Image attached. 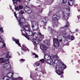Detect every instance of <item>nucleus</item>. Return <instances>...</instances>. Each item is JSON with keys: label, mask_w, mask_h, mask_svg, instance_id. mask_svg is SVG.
<instances>
[{"label": "nucleus", "mask_w": 80, "mask_h": 80, "mask_svg": "<svg viewBox=\"0 0 80 80\" xmlns=\"http://www.w3.org/2000/svg\"><path fill=\"white\" fill-rule=\"evenodd\" d=\"M69 25H70L68 21H67L66 25L63 28L61 27L60 28L61 29L62 28V29L58 32V34L59 36H62L64 38H67L68 39H71V40H73L75 38L74 36H70V34L69 33H66V29L69 27Z\"/></svg>", "instance_id": "f257e3e1"}, {"label": "nucleus", "mask_w": 80, "mask_h": 80, "mask_svg": "<svg viewBox=\"0 0 80 80\" xmlns=\"http://www.w3.org/2000/svg\"><path fill=\"white\" fill-rule=\"evenodd\" d=\"M67 67L66 65L63 62L62 63V66L60 67L58 64H56L54 67V68L55 70V72L59 75H61V78H62L63 76V70L66 68Z\"/></svg>", "instance_id": "f03ea898"}, {"label": "nucleus", "mask_w": 80, "mask_h": 80, "mask_svg": "<svg viewBox=\"0 0 80 80\" xmlns=\"http://www.w3.org/2000/svg\"><path fill=\"white\" fill-rule=\"evenodd\" d=\"M47 58H45V56L44 57L43 59H42L39 60V62H41L42 63H43L45 61L48 64L52 65L53 64V60L51 58V56L49 55L47 56Z\"/></svg>", "instance_id": "7ed1b4c3"}, {"label": "nucleus", "mask_w": 80, "mask_h": 80, "mask_svg": "<svg viewBox=\"0 0 80 80\" xmlns=\"http://www.w3.org/2000/svg\"><path fill=\"white\" fill-rule=\"evenodd\" d=\"M1 57L2 58H0V63H3L9 61V59H7V58L8 57V53H3L1 55Z\"/></svg>", "instance_id": "20e7f679"}, {"label": "nucleus", "mask_w": 80, "mask_h": 80, "mask_svg": "<svg viewBox=\"0 0 80 80\" xmlns=\"http://www.w3.org/2000/svg\"><path fill=\"white\" fill-rule=\"evenodd\" d=\"M52 21L54 22L53 23V27H57L58 26V16L57 15L54 14L53 15L52 17Z\"/></svg>", "instance_id": "39448f33"}, {"label": "nucleus", "mask_w": 80, "mask_h": 80, "mask_svg": "<svg viewBox=\"0 0 80 80\" xmlns=\"http://www.w3.org/2000/svg\"><path fill=\"white\" fill-rule=\"evenodd\" d=\"M31 27L33 30H37L38 29V22L35 21H31Z\"/></svg>", "instance_id": "423d86ee"}, {"label": "nucleus", "mask_w": 80, "mask_h": 80, "mask_svg": "<svg viewBox=\"0 0 80 80\" xmlns=\"http://www.w3.org/2000/svg\"><path fill=\"white\" fill-rule=\"evenodd\" d=\"M18 21L20 27H21L22 25V27H23V25L25 22V19L24 17H21V18H18Z\"/></svg>", "instance_id": "0eeeda50"}, {"label": "nucleus", "mask_w": 80, "mask_h": 80, "mask_svg": "<svg viewBox=\"0 0 80 80\" xmlns=\"http://www.w3.org/2000/svg\"><path fill=\"white\" fill-rule=\"evenodd\" d=\"M23 26L22 27V25L20 27L22 28L23 29L24 31L25 32V34L26 35H28V33L27 32V31H29L30 29V26L28 25L24 26L23 24Z\"/></svg>", "instance_id": "6e6552de"}, {"label": "nucleus", "mask_w": 80, "mask_h": 80, "mask_svg": "<svg viewBox=\"0 0 80 80\" xmlns=\"http://www.w3.org/2000/svg\"><path fill=\"white\" fill-rule=\"evenodd\" d=\"M53 45L54 47L58 48L60 45V43L58 41V40L57 38H54L53 40Z\"/></svg>", "instance_id": "1a4fd4ad"}, {"label": "nucleus", "mask_w": 80, "mask_h": 80, "mask_svg": "<svg viewBox=\"0 0 80 80\" xmlns=\"http://www.w3.org/2000/svg\"><path fill=\"white\" fill-rule=\"evenodd\" d=\"M31 41L33 43L35 47L37 46V45L39 43V40L37 39L34 38L32 39Z\"/></svg>", "instance_id": "9d476101"}, {"label": "nucleus", "mask_w": 80, "mask_h": 80, "mask_svg": "<svg viewBox=\"0 0 80 80\" xmlns=\"http://www.w3.org/2000/svg\"><path fill=\"white\" fill-rule=\"evenodd\" d=\"M8 63H6L3 64L4 68H6L7 70H9L11 68V64L9 63L10 62L8 61Z\"/></svg>", "instance_id": "9b49d317"}, {"label": "nucleus", "mask_w": 80, "mask_h": 80, "mask_svg": "<svg viewBox=\"0 0 80 80\" xmlns=\"http://www.w3.org/2000/svg\"><path fill=\"white\" fill-rule=\"evenodd\" d=\"M48 30L50 33H51V34H52V35H55V33L56 31L50 28V27H48Z\"/></svg>", "instance_id": "f8f14e48"}, {"label": "nucleus", "mask_w": 80, "mask_h": 80, "mask_svg": "<svg viewBox=\"0 0 80 80\" xmlns=\"http://www.w3.org/2000/svg\"><path fill=\"white\" fill-rule=\"evenodd\" d=\"M12 40L14 42H15V43L17 44V45H18L19 47H22L20 43V42L19 41V40L17 39H15L14 38H12Z\"/></svg>", "instance_id": "ddd939ff"}, {"label": "nucleus", "mask_w": 80, "mask_h": 80, "mask_svg": "<svg viewBox=\"0 0 80 80\" xmlns=\"http://www.w3.org/2000/svg\"><path fill=\"white\" fill-rule=\"evenodd\" d=\"M23 6L21 5H19L16 7V6H15V9L16 11H19L20 10H22Z\"/></svg>", "instance_id": "4468645a"}, {"label": "nucleus", "mask_w": 80, "mask_h": 80, "mask_svg": "<svg viewBox=\"0 0 80 80\" xmlns=\"http://www.w3.org/2000/svg\"><path fill=\"white\" fill-rule=\"evenodd\" d=\"M27 33H28L27 35L28 36H32V37H34L35 36V32H33V31H31L30 30H29V31H27Z\"/></svg>", "instance_id": "2eb2a0df"}, {"label": "nucleus", "mask_w": 80, "mask_h": 80, "mask_svg": "<svg viewBox=\"0 0 80 80\" xmlns=\"http://www.w3.org/2000/svg\"><path fill=\"white\" fill-rule=\"evenodd\" d=\"M12 1L15 7L18 5V2H19V3H21L22 2L21 0H12Z\"/></svg>", "instance_id": "dca6fc26"}, {"label": "nucleus", "mask_w": 80, "mask_h": 80, "mask_svg": "<svg viewBox=\"0 0 80 80\" xmlns=\"http://www.w3.org/2000/svg\"><path fill=\"white\" fill-rule=\"evenodd\" d=\"M40 48L41 50H46L47 48L45 45L43 44H41L40 45Z\"/></svg>", "instance_id": "f3484780"}, {"label": "nucleus", "mask_w": 80, "mask_h": 80, "mask_svg": "<svg viewBox=\"0 0 80 80\" xmlns=\"http://www.w3.org/2000/svg\"><path fill=\"white\" fill-rule=\"evenodd\" d=\"M47 18H44L43 20L41 21V22H43L44 25H46V24L47 23Z\"/></svg>", "instance_id": "a211bd4d"}, {"label": "nucleus", "mask_w": 80, "mask_h": 80, "mask_svg": "<svg viewBox=\"0 0 80 80\" xmlns=\"http://www.w3.org/2000/svg\"><path fill=\"white\" fill-rule=\"evenodd\" d=\"M63 14L64 16L65 17L67 18V20L68 19V17L70 15V13H66L65 12H63Z\"/></svg>", "instance_id": "6ab92c4d"}, {"label": "nucleus", "mask_w": 80, "mask_h": 80, "mask_svg": "<svg viewBox=\"0 0 80 80\" xmlns=\"http://www.w3.org/2000/svg\"><path fill=\"white\" fill-rule=\"evenodd\" d=\"M68 4V5H69L70 6H73V4H75V1H70V2L69 1Z\"/></svg>", "instance_id": "aec40b11"}, {"label": "nucleus", "mask_w": 80, "mask_h": 80, "mask_svg": "<svg viewBox=\"0 0 80 80\" xmlns=\"http://www.w3.org/2000/svg\"><path fill=\"white\" fill-rule=\"evenodd\" d=\"M24 10L25 12H27L30 11V8L28 7H27L24 8Z\"/></svg>", "instance_id": "412c9836"}, {"label": "nucleus", "mask_w": 80, "mask_h": 80, "mask_svg": "<svg viewBox=\"0 0 80 80\" xmlns=\"http://www.w3.org/2000/svg\"><path fill=\"white\" fill-rule=\"evenodd\" d=\"M24 13V12H23V11L21 10L19 12V13L18 14H17V15H19V17H21V15H22Z\"/></svg>", "instance_id": "4be33fe9"}, {"label": "nucleus", "mask_w": 80, "mask_h": 80, "mask_svg": "<svg viewBox=\"0 0 80 80\" xmlns=\"http://www.w3.org/2000/svg\"><path fill=\"white\" fill-rule=\"evenodd\" d=\"M40 63L39 62H36L34 64V66L35 67V66H36V67H38V66H40Z\"/></svg>", "instance_id": "5701e85b"}, {"label": "nucleus", "mask_w": 80, "mask_h": 80, "mask_svg": "<svg viewBox=\"0 0 80 80\" xmlns=\"http://www.w3.org/2000/svg\"><path fill=\"white\" fill-rule=\"evenodd\" d=\"M14 15V16L15 17L17 18V20H18V18H20V17H19V15H17V14H16V12H14L13 13Z\"/></svg>", "instance_id": "b1692460"}, {"label": "nucleus", "mask_w": 80, "mask_h": 80, "mask_svg": "<svg viewBox=\"0 0 80 80\" xmlns=\"http://www.w3.org/2000/svg\"><path fill=\"white\" fill-rule=\"evenodd\" d=\"M22 50H23L24 52H25V51L26 52H27V51H28V52H29V50L28 49L27 47H25L24 49L22 48Z\"/></svg>", "instance_id": "393cba45"}, {"label": "nucleus", "mask_w": 80, "mask_h": 80, "mask_svg": "<svg viewBox=\"0 0 80 80\" xmlns=\"http://www.w3.org/2000/svg\"><path fill=\"white\" fill-rule=\"evenodd\" d=\"M59 41L61 43H64L65 42V41L62 40V39L61 38V39H60Z\"/></svg>", "instance_id": "a878e982"}, {"label": "nucleus", "mask_w": 80, "mask_h": 80, "mask_svg": "<svg viewBox=\"0 0 80 80\" xmlns=\"http://www.w3.org/2000/svg\"><path fill=\"white\" fill-rule=\"evenodd\" d=\"M68 0H62V4H64V3H67V1Z\"/></svg>", "instance_id": "bb28decb"}, {"label": "nucleus", "mask_w": 80, "mask_h": 80, "mask_svg": "<svg viewBox=\"0 0 80 80\" xmlns=\"http://www.w3.org/2000/svg\"><path fill=\"white\" fill-rule=\"evenodd\" d=\"M33 55H35L34 58H38V56L37 54H36L35 53H33Z\"/></svg>", "instance_id": "cd10ccee"}, {"label": "nucleus", "mask_w": 80, "mask_h": 80, "mask_svg": "<svg viewBox=\"0 0 80 80\" xmlns=\"http://www.w3.org/2000/svg\"><path fill=\"white\" fill-rule=\"evenodd\" d=\"M22 35H23L24 37H26V38L28 39V36L26 35V34H24L23 33H22Z\"/></svg>", "instance_id": "c85d7f7f"}, {"label": "nucleus", "mask_w": 80, "mask_h": 80, "mask_svg": "<svg viewBox=\"0 0 80 80\" xmlns=\"http://www.w3.org/2000/svg\"><path fill=\"white\" fill-rule=\"evenodd\" d=\"M16 80H23V78L22 77H19Z\"/></svg>", "instance_id": "c756f323"}, {"label": "nucleus", "mask_w": 80, "mask_h": 80, "mask_svg": "<svg viewBox=\"0 0 80 80\" xmlns=\"http://www.w3.org/2000/svg\"><path fill=\"white\" fill-rule=\"evenodd\" d=\"M3 41H2V42H1V43H3V46L2 47V48H5V47H6V45H5V43H3Z\"/></svg>", "instance_id": "7c9ffc66"}, {"label": "nucleus", "mask_w": 80, "mask_h": 80, "mask_svg": "<svg viewBox=\"0 0 80 80\" xmlns=\"http://www.w3.org/2000/svg\"><path fill=\"white\" fill-rule=\"evenodd\" d=\"M0 32H1V33H3V28H0Z\"/></svg>", "instance_id": "2f4dec72"}, {"label": "nucleus", "mask_w": 80, "mask_h": 80, "mask_svg": "<svg viewBox=\"0 0 80 80\" xmlns=\"http://www.w3.org/2000/svg\"><path fill=\"white\" fill-rule=\"evenodd\" d=\"M3 39L1 38V36H0V42H3Z\"/></svg>", "instance_id": "473e14b6"}, {"label": "nucleus", "mask_w": 80, "mask_h": 80, "mask_svg": "<svg viewBox=\"0 0 80 80\" xmlns=\"http://www.w3.org/2000/svg\"><path fill=\"white\" fill-rule=\"evenodd\" d=\"M21 62H24L25 61V60L24 59H21L20 60Z\"/></svg>", "instance_id": "72a5a7b5"}, {"label": "nucleus", "mask_w": 80, "mask_h": 80, "mask_svg": "<svg viewBox=\"0 0 80 80\" xmlns=\"http://www.w3.org/2000/svg\"><path fill=\"white\" fill-rule=\"evenodd\" d=\"M58 57V56H57V55H54L53 57V58H57Z\"/></svg>", "instance_id": "f704fd0d"}, {"label": "nucleus", "mask_w": 80, "mask_h": 80, "mask_svg": "<svg viewBox=\"0 0 80 80\" xmlns=\"http://www.w3.org/2000/svg\"><path fill=\"white\" fill-rule=\"evenodd\" d=\"M26 12L28 14L31 13H32V12H31V10H30V11H27V12Z\"/></svg>", "instance_id": "c9c22d12"}, {"label": "nucleus", "mask_w": 80, "mask_h": 80, "mask_svg": "<svg viewBox=\"0 0 80 80\" xmlns=\"http://www.w3.org/2000/svg\"><path fill=\"white\" fill-rule=\"evenodd\" d=\"M38 35H39L40 36H42V33H41L40 32H39L38 33Z\"/></svg>", "instance_id": "e433bc0d"}, {"label": "nucleus", "mask_w": 80, "mask_h": 80, "mask_svg": "<svg viewBox=\"0 0 80 80\" xmlns=\"http://www.w3.org/2000/svg\"><path fill=\"white\" fill-rule=\"evenodd\" d=\"M76 32H77V33H78V29H76L75 30Z\"/></svg>", "instance_id": "4c0bfd02"}, {"label": "nucleus", "mask_w": 80, "mask_h": 80, "mask_svg": "<svg viewBox=\"0 0 80 80\" xmlns=\"http://www.w3.org/2000/svg\"><path fill=\"white\" fill-rule=\"evenodd\" d=\"M77 17H78V20H79V19H80V15L77 16Z\"/></svg>", "instance_id": "58836bf2"}, {"label": "nucleus", "mask_w": 80, "mask_h": 80, "mask_svg": "<svg viewBox=\"0 0 80 80\" xmlns=\"http://www.w3.org/2000/svg\"><path fill=\"white\" fill-rule=\"evenodd\" d=\"M11 58V56H8V57L7 58V59H9V58Z\"/></svg>", "instance_id": "ea45409f"}, {"label": "nucleus", "mask_w": 80, "mask_h": 80, "mask_svg": "<svg viewBox=\"0 0 80 80\" xmlns=\"http://www.w3.org/2000/svg\"><path fill=\"white\" fill-rule=\"evenodd\" d=\"M9 74L11 73L12 74H13L14 73H12V72H9L8 73V74H9Z\"/></svg>", "instance_id": "a19ab883"}, {"label": "nucleus", "mask_w": 80, "mask_h": 80, "mask_svg": "<svg viewBox=\"0 0 80 80\" xmlns=\"http://www.w3.org/2000/svg\"><path fill=\"white\" fill-rule=\"evenodd\" d=\"M48 3H49V2H51V0H48Z\"/></svg>", "instance_id": "79ce46f5"}, {"label": "nucleus", "mask_w": 80, "mask_h": 80, "mask_svg": "<svg viewBox=\"0 0 80 80\" xmlns=\"http://www.w3.org/2000/svg\"><path fill=\"white\" fill-rule=\"evenodd\" d=\"M21 54L22 55H24V53L23 52H21Z\"/></svg>", "instance_id": "37998d69"}, {"label": "nucleus", "mask_w": 80, "mask_h": 80, "mask_svg": "<svg viewBox=\"0 0 80 80\" xmlns=\"http://www.w3.org/2000/svg\"><path fill=\"white\" fill-rule=\"evenodd\" d=\"M11 80H16V79H15V78H11Z\"/></svg>", "instance_id": "c03bdc74"}, {"label": "nucleus", "mask_w": 80, "mask_h": 80, "mask_svg": "<svg viewBox=\"0 0 80 80\" xmlns=\"http://www.w3.org/2000/svg\"><path fill=\"white\" fill-rule=\"evenodd\" d=\"M78 63H80V60H78Z\"/></svg>", "instance_id": "a18cd8bd"}, {"label": "nucleus", "mask_w": 80, "mask_h": 80, "mask_svg": "<svg viewBox=\"0 0 80 80\" xmlns=\"http://www.w3.org/2000/svg\"><path fill=\"white\" fill-rule=\"evenodd\" d=\"M58 60L56 59L55 60V62H56V61H58Z\"/></svg>", "instance_id": "49530a36"}, {"label": "nucleus", "mask_w": 80, "mask_h": 80, "mask_svg": "<svg viewBox=\"0 0 80 80\" xmlns=\"http://www.w3.org/2000/svg\"><path fill=\"white\" fill-rule=\"evenodd\" d=\"M78 12H80V9H78Z\"/></svg>", "instance_id": "de8ad7c7"}, {"label": "nucleus", "mask_w": 80, "mask_h": 80, "mask_svg": "<svg viewBox=\"0 0 80 80\" xmlns=\"http://www.w3.org/2000/svg\"><path fill=\"white\" fill-rule=\"evenodd\" d=\"M28 2H30L31 0H27Z\"/></svg>", "instance_id": "09e8293b"}, {"label": "nucleus", "mask_w": 80, "mask_h": 80, "mask_svg": "<svg viewBox=\"0 0 80 80\" xmlns=\"http://www.w3.org/2000/svg\"><path fill=\"white\" fill-rule=\"evenodd\" d=\"M43 28H45V30H46V28H45V27H43Z\"/></svg>", "instance_id": "8fccbe9b"}, {"label": "nucleus", "mask_w": 80, "mask_h": 80, "mask_svg": "<svg viewBox=\"0 0 80 80\" xmlns=\"http://www.w3.org/2000/svg\"><path fill=\"white\" fill-rule=\"evenodd\" d=\"M41 37H44V35H42Z\"/></svg>", "instance_id": "3c124183"}, {"label": "nucleus", "mask_w": 80, "mask_h": 80, "mask_svg": "<svg viewBox=\"0 0 80 80\" xmlns=\"http://www.w3.org/2000/svg\"><path fill=\"white\" fill-rule=\"evenodd\" d=\"M21 32H22V33H23V32H22V30H21Z\"/></svg>", "instance_id": "603ef678"}, {"label": "nucleus", "mask_w": 80, "mask_h": 80, "mask_svg": "<svg viewBox=\"0 0 80 80\" xmlns=\"http://www.w3.org/2000/svg\"><path fill=\"white\" fill-rule=\"evenodd\" d=\"M18 55H19V56H20V53H19Z\"/></svg>", "instance_id": "864d4df0"}, {"label": "nucleus", "mask_w": 80, "mask_h": 80, "mask_svg": "<svg viewBox=\"0 0 80 80\" xmlns=\"http://www.w3.org/2000/svg\"><path fill=\"white\" fill-rule=\"evenodd\" d=\"M73 62V60H72L71 61V62H72H72Z\"/></svg>", "instance_id": "5fc2aeb1"}, {"label": "nucleus", "mask_w": 80, "mask_h": 80, "mask_svg": "<svg viewBox=\"0 0 80 80\" xmlns=\"http://www.w3.org/2000/svg\"><path fill=\"white\" fill-rule=\"evenodd\" d=\"M38 0V1H39V2H40V0Z\"/></svg>", "instance_id": "6e6d98bb"}, {"label": "nucleus", "mask_w": 80, "mask_h": 80, "mask_svg": "<svg viewBox=\"0 0 80 80\" xmlns=\"http://www.w3.org/2000/svg\"><path fill=\"white\" fill-rule=\"evenodd\" d=\"M78 72H79L78 71H77V73H78Z\"/></svg>", "instance_id": "4d7b16f0"}, {"label": "nucleus", "mask_w": 80, "mask_h": 80, "mask_svg": "<svg viewBox=\"0 0 80 80\" xmlns=\"http://www.w3.org/2000/svg\"><path fill=\"white\" fill-rule=\"evenodd\" d=\"M73 33H75V32H73Z\"/></svg>", "instance_id": "13d9d810"}, {"label": "nucleus", "mask_w": 80, "mask_h": 80, "mask_svg": "<svg viewBox=\"0 0 80 80\" xmlns=\"http://www.w3.org/2000/svg\"><path fill=\"white\" fill-rule=\"evenodd\" d=\"M35 70H36V71L37 70V69H35Z\"/></svg>", "instance_id": "bf43d9fd"}, {"label": "nucleus", "mask_w": 80, "mask_h": 80, "mask_svg": "<svg viewBox=\"0 0 80 80\" xmlns=\"http://www.w3.org/2000/svg\"><path fill=\"white\" fill-rule=\"evenodd\" d=\"M42 11H43V10H42L41 12H42Z\"/></svg>", "instance_id": "052dcab7"}, {"label": "nucleus", "mask_w": 80, "mask_h": 80, "mask_svg": "<svg viewBox=\"0 0 80 80\" xmlns=\"http://www.w3.org/2000/svg\"><path fill=\"white\" fill-rule=\"evenodd\" d=\"M38 7H40V5L38 6Z\"/></svg>", "instance_id": "680f3d73"}, {"label": "nucleus", "mask_w": 80, "mask_h": 80, "mask_svg": "<svg viewBox=\"0 0 80 80\" xmlns=\"http://www.w3.org/2000/svg\"><path fill=\"white\" fill-rule=\"evenodd\" d=\"M40 38H39V39H40Z\"/></svg>", "instance_id": "e2e57ef3"}, {"label": "nucleus", "mask_w": 80, "mask_h": 80, "mask_svg": "<svg viewBox=\"0 0 80 80\" xmlns=\"http://www.w3.org/2000/svg\"><path fill=\"white\" fill-rule=\"evenodd\" d=\"M77 6H78V4H77Z\"/></svg>", "instance_id": "0e129e2a"}, {"label": "nucleus", "mask_w": 80, "mask_h": 80, "mask_svg": "<svg viewBox=\"0 0 80 80\" xmlns=\"http://www.w3.org/2000/svg\"><path fill=\"white\" fill-rule=\"evenodd\" d=\"M71 33H72V32H71Z\"/></svg>", "instance_id": "69168bd1"}, {"label": "nucleus", "mask_w": 80, "mask_h": 80, "mask_svg": "<svg viewBox=\"0 0 80 80\" xmlns=\"http://www.w3.org/2000/svg\"><path fill=\"white\" fill-rule=\"evenodd\" d=\"M21 47H22V46H21Z\"/></svg>", "instance_id": "338daca9"}]
</instances>
